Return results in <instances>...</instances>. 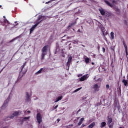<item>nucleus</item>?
Masks as SVG:
<instances>
[{"mask_svg":"<svg viewBox=\"0 0 128 128\" xmlns=\"http://www.w3.org/2000/svg\"><path fill=\"white\" fill-rule=\"evenodd\" d=\"M29 118H30V117H25L24 120H28Z\"/></svg>","mask_w":128,"mask_h":128,"instance_id":"26","label":"nucleus"},{"mask_svg":"<svg viewBox=\"0 0 128 128\" xmlns=\"http://www.w3.org/2000/svg\"><path fill=\"white\" fill-rule=\"evenodd\" d=\"M82 111V110H79L78 111V112L77 114H78V112H81Z\"/></svg>","mask_w":128,"mask_h":128,"instance_id":"37","label":"nucleus"},{"mask_svg":"<svg viewBox=\"0 0 128 128\" xmlns=\"http://www.w3.org/2000/svg\"><path fill=\"white\" fill-rule=\"evenodd\" d=\"M60 119H58L57 121H58V122H60Z\"/></svg>","mask_w":128,"mask_h":128,"instance_id":"35","label":"nucleus"},{"mask_svg":"<svg viewBox=\"0 0 128 128\" xmlns=\"http://www.w3.org/2000/svg\"><path fill=\"white\" fill-rule=\"evenodd\" d=\"M52 2V0H51L48 2H46V4H50V2Z\"/></svg>","mask_w":128,"mask_h":128,"instance_id":"29","label":"nucleus"},{"mask_svg":"<svg viewBox=\"0 0 128 128\" xmlns=\"http://www.w3.org/2000/svg\"><path fill=\"white\" fill-rule=\"evenodd\" d=\"M106 88L107 90H110V85L107 84L106 86Z\"/></svg>","mask_w":128,"mask_h":128,"instance_id":"27","label":"nucleus"},{"mask_svg":"<svg viewBox=\"0 0 128 128\" xmlns=\"http://www.w3.org/2000/svg\"><path fill=\"white\" fill-rule=\"evenodd\" d=\"M28 114H30L31 112H30V111H28Z\"/></svg>","mask_w":128,"mask_h":128,"instance_id":"42","label":"nucleus"},{"mask_svg":"<svg viewBox=\"0 0 128 128\" xmlns=\"http://www.w3.org/2000/svg\"><path fill=\"white\" fill-rule=\"evenodd\" d=\"M58 108V105H57L56 106L54 107V110H56Z\"/></svg>","mask_w":128,"mask_h":128,"instance_id":"31","label":"nucleus"},{"mask_svg":"<svg viewBox=\"0 0 128 128\" xmlns=\"http://www.w3.org/2000/svg\"><path fill=\"white\" fill-rule=\"evenodd\" d=\"M98 50H100V47H98Z\"/></svg>","mask_w":128,"mask_h":128,"instance_id":"48","label":"nucleus"},{"mask_svg":"<svg viewBox=\"0 0 128 128\" xmlns=\"http://www.w3.org/2000/svg\"><path fill=\"white\" fill-rule=\"evenodd\" d=\"M82 88H79L76 90L74 92H79V90H82Z\"/></svg>","mask_w":128,"mask_h":128,"instance_id":"25","label":"nucleus"},{"mask_svg":"<svg viewBox=\"0 0 128 128\" xmlns=\"http://www.w3.org/2000/svg\"><path fill=\"white\" fill-rule=\"evenodd\" d=\"M46 20V16H40L38 19V22H37V23L30 30V34H32V32H34V30H36V28L38 27V24H40V22H42V20Z\"/></svg>","mask_w":128,"mask_h":128,"instance_id":"1","label":"nucleus"},{"mask_svg":"<svg viewBox=\"0 0 128 128\" xmlns=\"http://www.w3.org/2000/svg\"><path fill=\"white\" fill-rule=\"evenodd\" d=\"M124 24H126V26H128V22H126V21H124Z\"/></svg>","mask_w":128,"mask_h":128,"instance_id":"34","label":"nucleus"},{"mask_svg":"<svg viewBox=\"0 0 128 128\" xmlns=\"http://www.w3.org/2000/svg\"><path fill=\"white\" fill-rule=\"evenodd\" d=\"M104 2L106 4L107 6H110V8H114V6L112 4H110L108 1L104 0Z\"/></svg>","mask_w":128,"mask_h":128,"instance_id":"11","label":"nucleus"},{"mask_svg":"<svg viewBox=\"0 0 128 128\" xmlns=\"http://www.w3.org/2000/svg\"><path fill=\"white\" fill-rule=\"evenodd\" d=\"M80 76H82V74H80L78 76V78H80Z\"/></svg>","mask_w":128,"mask_h":128,"instance_id":"36","label":"nucleus"},{"mask_svg":"<svg viewBox=\"0 0 128 128\" xmlns=\"http://www.w3.org/2000/svg\"><path fill=\"white\" fill-rule=\"evenodd\" d=\"M62 58H66V55H64V54L63 53V54L62 55Z\"/></svg>","mask_w":128,"mask_h":128,"instance_id":"33","label":"nucleus"},{"mask_svg":"<svg viewBox=\"0 0 128 128\" xmlns=\"http://www.w3.org/2000/svg\"><path fill=\"white\" fill-rule=\"evenodd\" d=\"M93 88L95 92H98L100 90V86H98V84H96L94 86Z\"/></svg>","mask_w":128,"mask_h":128,"instance_id":"7","label":"nucleus"},{"mask_svg":"<svg viewBox=\"0 0 128 128\" xmlns=\"http://www.w3.org/2000/svg\"><path fill=\"white\" fill-rule=\"evenodd\" d=\"M6 120H7V119H6Z\"/></svg>","mask_w":128,"mask_h":128,"instance_id":"50","label":"nucleus"},{"mask_svg":"<svg viewBox=\"0 0 128 128\" xmlns=\"http://www.w3.org/2000/svg\"><path fill=\"white\" fill-rule=\"evenodd\" d=\"M88 78H90V74H87L83 76L80 78L79 80H80V82H84V80H88Z\"/></svg>","mask_w":128,"mask_h":128,"instance_id":"5","label":"nucleus"},{"mask_svg":"<svg viewBox=\"0 0 128 128\" xmlns=\"http://www.w3.org/2000/svg\"><path fill=\"white\" fill-rule=\"evenodd\" d=\"M84 118H81L80 122L78 124V126H82V122H84Z\"/></svg>","mask_w":128,"mask_h":128,"instance_id":"17","label":"nucleus"},{"mask_svg":"<svg viewBox=\"0 0 128 128\" xmlns=\"http://www.w3.org/2000/svg\"><path fill=\"white\" fill-rule=\"evenodd\" d=\"M8 102H10V98H8L5 102L4 103L2 106V108H4V106H6V104H8Z\"/></svg>","mask_w":128,"mask_h":128,"instance_id":"12","label":"nucleus"},{"mask_svg":"<svg viewBox=\"0 0 128 128\" xmlns=\"http://www.w3.org/2000/svg\"><path fill=\"white\" fill-rule=\"evenodd\" d=\"M92 66H94V62H92Z\"/></svg>","mask_w":128,"mask_h":128,"instance_id":"43","label":"nucleus"},{"mask_svg":"<svg viewBox=\"0 0 128 128\" xmlns=\"http://www.w3.org/2000/svg\"><path fill=\"white\" fill-rule=\"evenodd\" d=\"M0 8H2V6H0Z\"/></svg>","mask_w":128,"mask_h":128,"instance_id":"44","label":"nucleus"},{"mask_svg":"<svg viewBox=\"0 0 128 128\" xmlns=\"http://www.w3.org/2000/svg\"><path fill=\"white\" fill-rule=\"evenodd\" d=\"M43 71H44V68H41L39 71H38V72L36 73V74H41L42 72Z\"/></svg>","mask_w":128,"mask_h":128,"instance_id":"21","label":"nucleus"},{"mask_svg":"<svg viewBox=\"0 0 128 128\" xmlns=\"http://www.w3.org/2000/svg\"><path fill=\"white\" fill-rule=\"evenodd\" d=\"M4 24H8H8H10V22H8V20L6 19L4 20Z\"/></svg>","mask_w":128,"mask_h":128,"instance_id":"24","label":"nucleus"},{"mask_svg":"<svg viewBox=\"0 0 128 128\" xmlns=\"http://www.w3.org/2000/svg\"><path fill=\"white\" fill-rule=\"evenodd\" d=\"M36 120H38V124H40L42 122V116L40 113H38L36 116Z\"/></svg>","mask_w":128,"mask_h":128,"instance_id":"4","label":"nucleus"},{"mask_svg":"<svg viewBox=\"0 0 128 128\" xmlns=\"http://www.w3.org/2000/svg\"><path fill=\"white\" fill-rule=\"evenodd\" d=\"M76 24V22L75 23H72V24H71V26H74V24Z\"/></svg>","mask_w":128,"mask_h":128,"instance_id":"39","label":"nucleus"},{"mask_svg":"<svg viewBox=\"0 0 128 128\" xmlns=\"http://www.w3.org/2000/svg\"><path fill=\"white\" fill-rule=\"evenodd\" d=\"M48 48V46H46L42 49V60H44V58L46 56Z\"/></svg>","mask_w":128,"mask_h":128,"instance_id":"2","label":"nucleus"},{"mask_svg":"<svg viewBox=\"0 0 128 128\" xmlns=\"http://www.w3.org/2000/svg\"><path fill=\"white\" fill-rule=\"evenodd\" d=\"M116 0H113V1L112 2V4H116Z\"/></svg>","mask_w":128,"mask_h":128,"instance_id":"32","label":"nucleus"},{"mask_svg":"<svg viewBox=\"0 0 128 128\" xmlns=\"http://www.w3.org/2000/svg\"><path fill=\"white\" fill-rule=\"evenodd\" d=\"M115 10H116V12H117L118 14H120V9H118V8H116Z\"/></svg>","mask_w":128,"mask_h":128,"instance_id":"22","label":"nucleus"},{"mask_svg":"<svg viewBox=\"0 0 128 128\" xmlns=\"http://www.w3.org/2000/svg\"><path fill=\"white\" fill-rule=\"evenodd\" d=\"M84 126H86V125H84V124L82 125V128H84Z\"/></svg>","mask_w":128,"mask_h":128,"instance_id":"41","label":"nucleus"},{"mask_svg":"<svg viewBox=\"0 0 128 128\" xmlns=\"http://www.w3.org/2000/svg\"><path fill=\"white\" fill-rule=\"evenodd\" d=\"M83 46L84 48V47H85V46Z\"/></svg>","mask_w":128,"mask_h":128,"instance_id":"47","label":"nucleus"},{"mask_svg":"<svg viewBox=\"0 0 128 128\" xmlns=\"http://www.w3.org/2000/svg\"><path fill=\"white\" fill-rule=\"evenodd\" d=\"M4 18H6V16H4Z\"/></svg>","mask_w":128,"mask_h":128,"instance_id":"46","label":"nucleus"},{"mask_svg":"<svg viewBox=\"0 0 128 128\" xmlns=\"http://www.w3.org/2000/svg\"><path fill=\"white\" fill-rule=\"evenodd\" d=\"M26 102H30V94H28V92H26Z\"/></svg>","mask_w":128,"mask_h":128,"instance_id":"10","label":"nucleus"},{"mask_svg":"<svg viewBox=\"0 0 128 128\" xmlns=\"http://www.w3.org/2000/svg\"><path fill=\"white\" fill-rule=\"evenodd\" d=\"M106 126V122H103L101 124L100 128H104Z\"/></svg>","mask_w":128,"mask_h":128,"instance_id":"19","label":"nucleus"},{"mask_svg":"<svg viewBox=\"0 0 128 128\" xmlns=\"http://www.w3.org/2000/svg\"><path fill=\"white\" fill-rule=\"evenodd\" d=\"M62 96H61L60 97H58L57 100H56V101L55 102H60V100H62Z\"/></svg>","mask_w":128,"mask_h":128,"instance_id":"18","label":"nucleus"},{"mask_svg":"<svg viewBox=\"0 0 128 128\" xmlns=\"http://www.w3.org/2000/svg\"><path fill=\"white\" fill-rule=\"evenodd\" d=\"M86 100V98H83V100Z\"/></svg>","mask_w":128,"mask_h":128,"instance_id":"45","label":"nucleus"},{"mask_svg":"<svg viewBox=\"0 0 128 128\" xmlns=\"http://www.w3.org/2000/svg\"><path fill=\"white\" fill-rule=\"evenodd\" d=\"M18 114H20V112H14V114H12V116H10L9 118H10V120H12V118H14V116H18Z\"/></svg>","mask_w":128,"mask_h":128,"instance_id":"6","label":"nucleus"},{"mask_svg":"<svg viewBox=\"0 0 128 128\" xmlns=\"http://www.w3.org/2000/svg\"><path fill=\"white\" fill-rule=\"evenodd\" d=\"M122 82L123 84H124L125 86H126L128 87V82L126 80H124L122 81Z\"/></svg>","mask_w":128,"mask_h":128,"instance_id":"13","label":"nucleus"},{"mask_svg":"<svg viewBox=\"0 0 128 128\" xmlns=\"http://www.w3.org/2000/svg\"><path fill=\"white\" fill-rule=\"evenodd\" d=\"M99 10H100V14L103 16H106V10H104L103 8L100 9Z\"/></svg>","mask_w":128,"mask_h":128,"instance_id":"9","label":"nucleus"},{"mask_svg":"<svg viewBox=\"0 0 128 128\" xmlns=\"http://www.w3.org/2000/svg\"><path fill=\"white\" fill-rule=\"evenodd\" d=\"M112 122V118H110V116L108 117V124L109 126V128H114V124H111Z\"/></svg>","mask_w":128,"mask_h":128,"instance_id":"3","label":"nucleus"},{"mask_svg":"<svg viewBox=\"0 0 128 128\" xmlns=\"http://www.w3.org/2000/svg\"><path fill=\"white\" fill-rule=\"evenodd\" d=\"M102 50H103V52H106V48H103Z\"/></svg>","mask_w":128,"mask_h":128,"instance_id":"28","label":"nucleus"},{"mask_svg":"<svg viewBox=\"0 0 128 128\" xmlns=\"http://www.w3.org/2000/svg\"><path fill=\"white\" fill-rule=\"evenodd\" d=\"M101 30L104 36H106V34H104V32H106V28L104 27H102L101 28Z\"/></svg>","mask_w":128,"mask_h":128,"instance_id":"15","label":"nucleus"},{"mask_svg":"<svg viewBox=\"0 0 128 128\" xmlns=\"http://www.w3.org/2000/svg\"><path fill=\"white\" fill-rule=\"evenodd\" d=\"M16 40V39H14V40H11L10 42H14V40Z\"/></svg>","mask_w":128,"mask_h":128,"instance_id":"38","label":"nucleus"},{"mask_svg":"<svg viewBox=\"0 0 128 128\" xmlns=\"http://www.w3.org/2000/svg\"><path fill=\"white\" fill-rule=\"evenodd\" d=\"M72 56H70L68 58V62L67 63V66H68V68H70V62H72Z\"/></svg>","mask_w":128,"mask_h":128,"instance_id":"8","label":"nucleus"},{"mask_svg":"<svg viewBox=\"0 0 128 128\" xmlns=\"http://www.w3.org/2000/svg\"><path fill=\"white\" fill-rule=\"evenodd\" d=\"M110 40H114V32H112L110 34Z\"/></svg>","mask_w":128,"mask_h":128,"instance_id":"14","label":"nucleus"},{"mask_svg":"<svg viewBox=\"0 0 128 128\" xmlns=\"http://www.w3.org/2000/svg\"><path fill=\"white\" fill-rule=\"evenodd\" d=\"M22 38V36H20L17 37L16 38Z\"/></svg>","mask_w":128,"mask_h":128,"instance_id":"40","label":"nucleus"},{"mask_svg":"<svg viewBox=\"0 0 128 128\" xmlns=\"http://www.w3.org/2000/svg\"><path fill=\"white\" fill-rule=\"evenodd\" d=\"M106 34H108V32H106Z\"/></svg>","mask_w":128,"mask_h":128,"instance_id":"49","label":"nucleus"},{"mask_svg":"<svg viewBox=\"0 0 128 128\" xmlns=\"http://www.w3.org/2000/svg\"><path fill=\"white\" fill-rule=\"evenodd\" d=\"M20 76H19V77H18V80H17V82H18V80H20Z\"/></svg>","mask_w":128,"mask_h":128,"instance_id":"30","label":"nucleus"},{"mask_svg":"<svg viewBox=\"0 0 128 128\" xmlns=\"http://www.w3.org/2000/svg\"><path fill=\"white\" fill-rule=\"evenodd\" d=\"M94 126H96V123L93 122L89 126L88 128H94Z\"/></svg>","mask_w":128,"mask_h":128,"instance_id":"20","label":"nucleus"},{"mask_svg":"<svg viewBox=\"0 0 128 128\" xmlns=\"http://www.w3.org/2000/svg\"><path fill=\"white\" fill-rule=\"evenodd\" d=\"M90 59L88 58H85V62L86 64H90Z\"/></svg>","mask_w":128,"mask_h":128,"instance_id":"16","label":"nucleus"},{"mask_svg":"<svg viewBox=\"0 0 128 128\" xmlns=\"http://www.w3.org/2000/svg\"><path fill=\"white\" fill-rule=\"evenodd\" d=\"M26 62L24 65L22 66V70L21 72H22V70H24V68L26 67Z\"/></svg>","mask_w":128,"mask_h":128,"instance_id":"23","label":"nucleus"}]
</instances>
